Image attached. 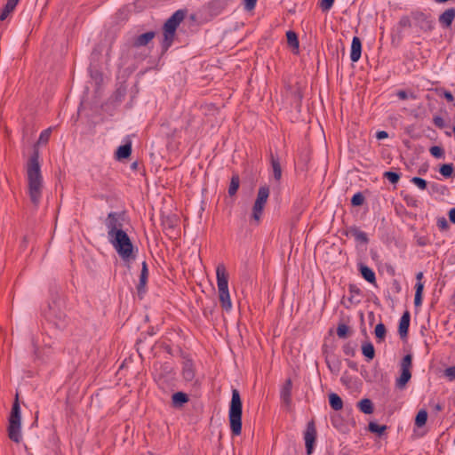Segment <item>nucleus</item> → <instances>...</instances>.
<instances>
[{
	"mask_svg": "<svg viewBox=\"0 0 455 455\" xmlns=\"http://www.w3.org/2000/svg\"><path fill=\"white\" fill-rule=\"evenodd\" d=\"M362 353L367 358L368 361H371L375 356V349L371 342H366L362 346Z\"/></svg>",
	"mask_w": 455,
	"mask_h": 455,
	"instance_id": "obj_32",
	"label": "nucleus"
},
{
	"mask_svg": "<svg viewBox=\"0 0 455 455\" xmlns=\"http://www.w3.org/2000/svg\"><path fill=\"white\" fill-rule=\"evenodd\" d=\"M291 388L292 382L290 379H286L280 392L281 400L286 406H290L291 403Z\"/></svg>",
	"mask_w": 455,
	"mask_h": 455,
	"instance_id": "obj_18",
	"label": "nucleus"
},
{
	"mask_svg": "<svg viewBox=\"0 0 455 455\" xmlns=\"http://www.w3.org/2000/svg\"><path fill=\"white\" fill-rule=\"evenodd\" d=\"M427 420V411L424 409H421L418 411V413L415 417L414 424L418 427H422L423 426L426 425Z\"/></svg>",
	"mask_w": 455,
	"mask_h": 455,
	"instance_id": "obj_36",
	"label": "nucleus"
},
{
	"mask_svg": "<svg viewBox=\"0 0 455 455\" xmlns=\"http://www.w3.org/2000/svg\"><path fill=\"white\" fill-rule=\"evenodd\" d=\"M243 403L237 389L232 390V397L228 410V419L233 435H239L242 432Z\"/></svg>",
	"mask_w": 455,
	"mask_h": 455,
	"instance_id": "obj_4",
	"label": "nucleus"
},
{
	"mask_svg": "<svg viewBox=\"0 0 455 455\" xmlns=\"http://www.w3.org/2000/svg\"><path fill=\"white\" fill-rule=\"evenodd\" d=\"M217 285L219 291L228 290V275L224 265H219L216 269Z\"/></svg>",
	"mask_w": 455,
	"mask_h": 455,
	"instance_id": "obj_15",
	"label": "nucleus"
},
{
	"mask_svg": "<svg viewBox=\"0 0 455 455\" xmlns=\"http://www.w3.org/2000/svg\"><path fill=\"white\" fill-rule=\"evenodd\" d=\"M455 18V8H449L445 10L440 16H439V23L443 28H450L452 24V21Z\"/></svg>",
	"mask_w": 455,
	"mask_h": 455,
	"instance_id": "obj_19",
	"label": "nucleus"
},
{
	"mask_svg": "<svg viewBox=\"0 0 455 455\" xmlns=\"http://www.w3.org/2000/svg\"><path fill=\"white\" fill-rule=\"evenodd\" d=\"M411 378L410 370L401 369L400 377L396 379L395 386L399 389H403Z\"/></svg>",
	"mask_w": 455,
	"mask_h": 455,
	"instance_id": "obj_26",
	"label": "nucleus"
},
{
	"mask_svg": "<svg viewBox=\"0 0 455 455\" xmlns=\"http://www.w3.org/2000/svg\"><path fill=\"white\" fill-rule=\"evenodd\" d=\"M378 140H383L388 137V134L385 131H379L376 134Z\"/></svg>",
	"mask_w": 455,
	"mask_h": 455,
	"instance_id": "obj_60",
	"label": "nucleus"
},
{
	"mask_svg": "<svg viewBox=\"0 0 455 455\" xmlns=\"http://www.w3.org/2000/svg\"><path fill=\"white\" fill-rule=\"evenodd\" d=\"M334 1L335 0H320L319 6L323 12L329 11L332 7Z\"/></svg>",
	"mask_w": 455,
	"mask_h": 455,
	"instance_id": "obj_49",
	"label": "nucleus"
},
{
	"mask_svg": "<svg viewBox=\"0 0 455 455\" xmlns=\"http://www.w3.org/2000/svg\"><path fill=\"white\" fill-rule=\"evenodd\" d=\"M342 349H343V352L345 355H350V356L355 355V347L352 346L350 343L345 344L343 346Z\"/></svg>",
	"mask_w": 455,
	"mask_h": 455,
	"instance_id": "obj_51",
	"label": "nucleus"
},
{
	"mask_svg": "<svg viewBox=\"0 0 455 455\" xmlns=\"http://www.w3.org/2000/svg\"><path fill=\"white\" fill-rule=\"evenodd\" d=\"M444 372L451 380L455 379V366L448 367Z\"/></svg>",
	"mask_w": 455,
	"mask_h": 455,
	"instance_id": "obj_54",
	"label": "nucleus"
},
{
	"mask_svg": "<svg viewBox=\"0 0 455 455\" xmlns=\"http://www.w3.org/2000/svg\"><path fill=\"white\" fill-rule=\"evenodd\" d=\"M162 226L164 232L171 235L176 227V220L167 217L162 220Z\"/></svg>",
	"mask_w": 455,
	"mask_h": 455,
	"instance_id": "obj_33",
	"label": "nucleus"
},
{
	"mask_svg": "<svg viewBox=\"0 0 455 455\" xmlns=\"http://www.w3.org/2000/svg\"><path fill=\"white\" fill-rule=\"evenodd\" d=\"M270 190L267 185L260 186L258 190L257 197L252 206L251 219L257 223L260 220L262 212L269 197Z\"/></svg>",
	"mask_w": 455,
	"mask_h": 455,
	"instance_id": "obj_7",
	"label": "nucleus"
},
{
	"mask_svg": "<svg viewBox=\"0 0 455 455\" xmlns=\"http://www.w3.org/2000/svg\"><path fill=\"white\" fill-rule=\"evenodd\" d=\"M411 181L421 190L427 188V181L420 177H413Z\"/></svg>",
	"mask_w": 455,
	"mask_h": 455,
	"instance_id": "obj_45",
	"label": "nucleus"
},
{
	"mask_svg": "<svg viewBox=\"0 0 455 455\" xmlns=\"http://www.w3.org/2000/svg\"><path fill=\"white\" fill-rule=\"evenodd\" d=\"M323 354L325 355V363L331 372L339 375L341 370V361L335 355H329L325 346L323 348Z\"/></svg>",
	"mask_w": 455,
	"mask_h": 455,
	"instance_id": "obj_13",
	"label": "nucleus"
},
{
	"mask_svg": "<svg viewBox=\"0 0 455 455\" xmlns=\"http://www.w3.org/2000/svg\"><path fill=\"white\" fill-rule=\"evenodd\" d=\"M383 177L387 179L391 184H396L399 181L401 175L398 172L387 171L384 172Z\"/></svg>",
	"mask_w": 455,
	"mask_h": 455,
	"instance_id": "obj_41",
	"label": "nucleus"
},
{
	"mask_svg": "<svg viewBox=\"0 0 455 455\" xmlns=\"http://www.w3.org/2000/svg\"><path fill=\"white\" fill-rule=\"evenodd\" d=\"M411 27V22L409 16H403L397 24V37L400 40L402 38V29L404 28Z\"/></svg>",
	"mask_w": 455,
	"mask_h": 455,
	"instance_id": "obj_35",
	"label": "nucleus"
},
{
	"mask_svg": "<svg viewBox=\"0 0 455 455\" xmlns=\"http://www.w3.org/2000/svg\"><path fill=\"white\" fill-rule=\"evenodd\" d=\"M7 435L9 439L16 443H20L22 441L21 414L18 394L8 418Z\"/></svg>",
	"mask_w": 455,
	"mask_h": 455,
	"instance_id": "obj_6",
	"label": "nucleus"
},
{
	"mask_svg": "<svg viewBox=\"0 0 455 455\" xmlns=\"http://www.w3.org/2000/svg\"><path fill=\"white\" fill-rule=\"evenodd\" d=\"M411 17L416 24L424 31H431L434 28V21L429 15L422 12H411Z\"/></svg>",
	"mask_w": 455,
	"mask_h": 455,
	"instance_id": "obj_11",
	"label": "nucleus"
},
{
	"mask_svg": "<svg viewBox=\"0 0 455 455\" xmlns=\"http://www.w3.org/2000/svg\"><path fill=\"white\" fill-rule=\"evenodd\" d=\"M186 11H176L164 23V39L161 43L162 53H165L173 43L175 33L179 25L185 19Z\"/></svg>",
	"mask_w": 455,
	"mask_h": 455,
	"instance_id": "obj_5",
	"label": "nucleus"
},
{
	"mask_svg": "<svg viewBox=\"0 0 455 455\" xmlns=\"http://www.w3.org/2000/svg\"><path fill=\"white\" fill-rule=\"evenodd\" d=\"M374 333L377 342L380 343L384 341L387 335V328L385 324L382 323H378L375 327Z\"/></svg>",
	"mask_w": 455,
	"mask_h": 455,
	"instance_id": "obj_34",
	"label": "nucleus"
},
{
	"mask_svg": "<svg viewBox=\"0 0 455 455\" xmlns=\"http://www.w3.org/2000/svg\"><path fill=\"white\" fill-rule=\"evenodd\" d=\"M214 307H215V305H212V307H205L204 308V316H208L209 315H212L213 311H214Z\"/></svg>",
	"mask_w": 455,
	"mask_h": 455,
	"instance_id": "obj_58",
	"label": "nucleus"
},
{
	"mask_svg": "<svg viewBox=\"0 0 455 455\" xmlns=\"http://www.w3.org/2000/svg\"><path fill=\"white\" fill-rule=\"evenodd\" d=\"M347 235H351L357 242L367 244L369 243L368 235L365 232L359 229L356 226H351L347 228Z\"/></svg>",
	"mask_w": 455,
	"mask_h": 455,
	"instance_id": "obj_20",
	"label": "nucleus"
},
{
	"mask_svg": "<svg viewBox=\"0 0 455 455\" xmlns=\"http://www.w3.org/2000/svg\"><path fill=\"white\" fill-rule=\"evenodd\" d=\"M439 172L446 179L455 176V168L452 164H443L439 168Z\"/></svg>",
	"mask_w": 455,
	"mask_h": 455,
	"instance_id": "obj_31",
	"label": "nucleus"
},
{
	"mask_svg": "<svg viewBox=\"0 0 455 455\" xmlns=\"http://www.w3.org/2000/svg\"><path fill=\"white\" fill-rule=\"evenodd\" d=\"M156 36V32L154 31H148L144 34L132 37V41L130 42V48H140L142 46H147Z\"/></svg>",
	"mask_w": 455,
	"mask_h": 455,
	"instance_id": "obj_12",
	"label": "nucleus"
},
{
	"mask_svg": "<svg viewBox=\"0 0 455 455\" xmlns=\"http://www.w3.org/2000/svg\"><path fill=\"white\" fill-rule=\"evenodd\" d=\"M362 54V42L358 36H354L351 44L350 59L352 62H357Z\"/></svg>",
	"mask_w": 455,
	"mask_h": 455,
	"instance_id": "obj_17",
	"label": "nucleus"
},
{
	"mask_svg": "<svg viewBox=\"0 0 455 455\" xmlns=\"http://www.w3.org/2000/svg\"><path fill=\"white\" fill-rule=\"evenodd\" d=\"M392 289L395 293H399L401 291V284L397 280H393L392 282Z\"/></svg>",
	"mask_w": 455,
	"mask_h": 455,
	"instance_id": "obj_56",
	"label": "nucleus"
},
{
	"mask_svg": "<svg viewBox=\"0 0 455 455\" xmlns=\"http://www.w3.org/2000/svg\"><path fill=\"white\" fill-rule=\"evenodd\" d=\"M348 291L350 293V297L348 298V300L350 301V303L360 302V300L355 301L354 299H355V295H361V293H362L361 289L356 284L351 283L348 286Z\"/></svg>",
	"mask_w": 455,
	"mask_h": 455,
	"instance_id": "obj_40",
	"label": "nucleus"
},
{
	"mask_svg": "<svg viewBox=\"0 0 455 455\" xmlns=\"http://www.w3.org/2000/svg\"><path fill=\"white\" fill-rule=\"evenodd\" d=\"M365 201L364 196L361 192L355 193L351 198L352 206H361Z\"/></svg>",
	"mask_w": 455,
	"mask_h": 455,
	"instance_id": "obj_43",
	"label": "nucleus"
},
{
	"mask_svg": "<svg viewBox=\"0 0 455 455\" xmlns=\"http://www.w3.org/2000/svg\"><path fill=\"white\" fill-rule=\"evenodd\" d=\"M443 406L441 403H436V404H435V410L436 411H442V410H443Z\"/></svg>",
	"mask_w": 455,
	"mask_h": 455,
	"instance_id": "obj_64",
	"label": "nucleus"
},
{
	"mask_svg": "<svg viewBox=\"0 0 455 455\" xmlns=\"http://www.w3.org/2000/svg\"><path fill=\"white\" fill-rule=\"evenodd\" d=\"M52 129L48 128L43 131L39 136L37 144H46L50 139Z\"/></svg>",
	"mask_w": 455,
	"mask_h": 455,
	"instance_id": "obj_47",
	"label": "nucleus"
},
{
	"mask_svg": "<svg viewBox=\"0 0 455 455\" xmlns=\"http://www.w3.org/2000/svg\"><path fill=\"white\" fill-rule=\"evenodd\" d=\"M429 152L435 158H443L444 156V150L440 146L431 147Z\"/></svg>",
	"mask_w": 455,
	"mask_h": 455,
	"instance_id": "obj_44",
	"label": "nucleus"
},
{
	"mask_svg": "<svg viewBox=\"0 0 455 455\" xmlns=\"http://www.w3.org/2000/svg\"><path fill=\"white\" fill-rule=\"evenodd\" d=\"M423 290H424V283L422 282H417L415 284V296H414L415 307H419L422 304Z\"/></svg>",
	"mask_w": 455,
	"mask_h": 455,
	"instance_id": "obj_30",
	"label": "nucleus"
},
{
	"mask_svg": "<svg viewBox=\"0 0 455 455\" xmlns=\"http://www.w3.org/2000/svg\"><path fill=\"white\" fill-rule=\"evenodd\" d=\"M357 408L364 414H371L374 411V404L369 398H363L357 403Z\"/></svg>",
	"mask_w": 455,
	"mask_h": 455,
	"instance_id": "obj_23",
	"label": "nucleus"
},
{
	"mask_svg": "<svg viewBox=\"0 0 455 455\" xmlns=\"http://www.w3.org/2000/svg\"><path fill=\"white\" fill-rule=\"evenodd\" d=\"M404 201L406 202L407 205H409V206H413V207L418 206L417 200L411 196H405Z\"/></svg>",
	"mask_w": 455,
	"mask_h": 455,
	"instance_id": "obj_53",
	"label": "nucleus"
},
{
	"mask_svg": "<svg viewBox=\"0 0 455 455\" xmlns=\"http://www.w3.org/2000/svg\"><path fill=\"white\" fill-rule=\"evenodd\" d=\"M108 240L124 261L130 263L135 259L136 253L133 244L125 231L108 237Z\"/></svg>",
	"mask_w": 455,
	"mask_h": 455,
	"instance_id": "obj_3",
	"label": "nucleus"
},
{
	"mask_svg": "<svg viewBox=\"0 0 455 455\" xmlns=\"http://www.w3.org/2000/svg\"><path fill=\"white\" fill-rule=\"evenodd\" d=\"M64 301L58 296L52 299L44 310L45 320L55 329L63 331L68 323V316L63 309Z\"/></svg>",
	"mask_w": 455,
	"mask_h": 455,
	"instance_id": "obj_2",
	"label": "nucleus"
},
{
	"mask_svg": "<svg viewBox=\"0 0 455 455\" xmlns=\"http://www.w3.org/2000/svg\"><path fill=\"white\" fill-rule=\"evenodd\" d=\"M433 124L440 129H443L445 126V122L440 116H435L433 117Z\"/></svg>",
	"mask_w": 455,
	"mask_h": 455,
	"instance_id": "obj_52",
	"label": "nucleus"
},
{
	"mask_svg": "<svg viewBox=\"0 0 455 455\" xmlns=\"http://www.w3.org/2000/svg\"><path fill=\"white\" fill-rule=\"evenodd\" d=\"M443 97L448 102H453L455 99L453 94L449 91L443 92Z\"/></svg>",
	"mask_w": 455,
	"mask_h": 455,
	"instance_id": "obj_57",
	"label": "nucleus"
},
{
	"mask_svg": "<svg viewBox=\"0 0 455 455\" xmlns=\"http://www.w3.org/2000/svg\"><path fill=\"white\" fill-rule=\"evenodd\" d=\"M219 299L221 307L226 311H229L232 307V303L228 290L219 291Z\"/></svg>",
	"mask_w": 455,
	"mask_h": 455,
	"instance_id": "obj_27",
	"label": "nucleus"
},
{
	"mask_svg": "<svg viewBox=\"0 0 455 455\" xmlns=\"http://www.w3.org/2000/svg\"><path fill=\"white\" fill-rule=\"evenodd\" d=\"M330 406L334 411H339L343 408V401L341 397L336 393H331L328 395Z\"/></svg>",
	"mask_w": 455,
	"mask_h": 455,
	"instance_id": "obj_29",
	"label": "nucleus"
},
{
	"mask_svg": "<svg viewBox=\"0 0 455 455\" xmlns=\"http://www.w3.org/2000/svg\"><path fill=\"white\" fill-rule=\"evenodd\" d=\"M188 401V395L184 392H176L172 395V404L176 408L182 407Z\"/></svg>",
	"mask_w": 455,
	"mask_h": 455,
	"instance_id": "obj_22",
	"label": "nucleus"
},
{
	"mask_svg": "<svg viewBox=\"0 0 455 455\" xmlns=\"http://www.w3.org/2000/svg\"><path fill=\"white\" fill-rule=\"evenodd\" d=\"M132 154V145L131 143H126L121 145L117 148L116 151V158L117 160L127 159Z\"/></svg>",
	"mask_w": 455,
	"mask_h": 455,
	"instance_id": "obj_24",
	"label": "nucleus"
},
{
	"mask_svg": "<svg viewBox=\"0 0 455 455\" xmlns=\"http://www.w3.org/2000/svg\"><path fill=\"white\" fill-rule=\"evenodd\" d=\"M270 163L273 169V174L275 180L279 181L282 178V168L279 158L270 153Z\"/></svg>",
	"mask_w": 455,
	"mask_h": 455,
	"instance_id": "obj_25",
	"label": "nucleus"
},
{
	"mask_svg": "<svg viewBox=\"0 0 455 455\" xmlns=\"http://www.w3.org/2000/svg\"><path fill=\"white\" fill-rule=\"evenodd\" d=\"M286 38H287V43L291 47H293L296 49L299 48V43L298 36L294 31H291V30L288 31L286 33Z\"/></svg>",
	"mask_w": 455,
	"mask_h": 455,
	"instance_id": "obj_39",
	"label": "nucleus"
},
{
	"mask_svg": "<svg viewBox=\"0 0 455 455\" xmlns=\"http://www.w3.org/2000/svg\"><path fill=\"white\" fill-rule=\"evenodd\" d=\"M412 366V356L411 355H406L403 357L401 362V369L410 370Z\"/></svg>",
	"mask_w": 455,
	"mask_h": 455,
	"instance_id": "obj_46",
	"label": "nucleus"
},
{
	"mask_svg": "<svg viewBox=\"0 0 455 455\" xmlns=\"http://www.w3.org/2000/svg\"><path fill=\"white\" fill-rule=\"evenodd\" d=\"M445 189V187L438 184V183H431L430 184V193L432 194H435V193H440V194H443V190Z\"/></svg>",
	"mask_w": 455,
	"mask_h": 455,
	"instance_id": "obj_50",
	"label": "nucleus"
},
{
	"mask_svg": "<svg viewBox=\"0 0 455 455\" xmlns=\"http://www.w3.org/2000/svg\"><path fill=\"white\" fill-rule=\"evenodd\" d=\"M396 95L398 96V98H399L400 100H404L408 99V94H407V92H406L405 91H403V90H400V91H398V92H397V93H396Z\"/></svg>",
	"mask_w": 455,
	"mask_h": 455,
	"instance_id": "obj_59",
	"label": "nucleus"
},
{
	"mask_svg": "<svg viewBox=\"0 0 455 455\" xmlns=\"http://www.w3.org/2000/svg\"><path fill=\"white\" fill-rule=\"evenodd\" d=\"M20 0H7L5 5L4 6L1 14L0 20H4L9 14L15 9Z\"/></svg>",
	"mask_w": 455,
	"mask_h": 455,
	"instance_id": "obj_28",
	"label": "nucleus"
},
{
	"mask_svg": "<svg viewBox=\"0 0 455 455\" xmlns=\"http://www.w3.org/2000/svg\"><path fill=\"white\" fill-rule=\"evenodd\" d=\"M39 158V150L36 145H35L26 166L28 192L30 201L35 207H38L41 202L44 187Z\"/></svg>",
	"mask_w": 455,
	"mask_h": 455,
	"instance_id": "obj_1",
	"label": "nucleus"
},
{
	"mask_svg": "<svg viewBox=\"0 0 455 455\" xmlns=\"http://www.w3.org/2000/svg\"><path fill=\"white\" fill-rule=\"evenodd\" d=\"M124 213L111 212L108 214L105 224L108 228V237L113 236L119 232H124Z\"/></svg>",
	"mask_w": 455,
	"mask_h": 455,
	"instance_id": "obj_8",
	"label": "nucleus"
},
{
	"mask_svg": "<svg viewBox=\"0 0 455 455\" xmlns=\"http://www.w3.org/2000/svg\"><path fill=\"white\" fill-rule=\"evenodd\" d=\"M244 1V7L248 11H251L255 8L257 0H243Z\"/></svg>",
	"mask_w": 455,
	"mask_h": 455,
	"instance_id": "obj_55",
	"label": "nucleus"
},
{
	"mask_svg": "<svg viewBox=\"0 0 455 455\" xmlns=\"http://www.w3.org/2000/svg\"><path fill=\"white\" fill-rule=\"evenodd\" d=\"M148 264H147L146 261H143L142 262L140 275V281H139V283L137 285L138 296L140 299L143 298V296L145 295V293L147 291L146 285H147V283H148Z\"/></svg>",
	"mask_w": 455,
	"mask_h": 455,
	"instance_id": "obj_14",
	"label": "nucleus"
},
{
	"mask_svg": "<svg viewBox=\"0 0 455 455\" xmlns=\"http://www.w3.org/2000/svg\"><path fill=\"white\" fill-rule=\"evenodd\" d=\"M359 271L364 280H366L371 284H376V275L374 271L371 267L363 263H360Z\"/></svg>",
	"mask_w": 455,
	"mask_h": 455,
	"instance_id": "obj_21",
	"label": "nucleus"
},
{
	"mask_svg": "<svg viewBox=\"0 0 455 455\" xmlns=\"http://www.w3.org/2000/svg\"><path fill=\"white\" fill-rule=\"evenodd\" d=\"M240 186V179L237 174L233 175L228 187V195L233 196L236 194Z\"/></svg>",
	"mask_w": 455,
	"mask_h": 455,
	"instance_id": "obj_38",
	"label": "nucleus"
},
{
	"mask_svg": "<svg viewBox=\"0 0 455 455\" xmlns=\"http://www.w3.org/2000/svg\"><path fill=\"white\" fill-rule=\"evenodd\" d=\"M410 320H411V315L409 311H405L400 321H399V326H398V333L401 337V339H404L408 336L409 327H410Z\"/></svg>",
	"mask_w": 455,
	"mask_h": 455,
	"instance_id": "obj_16",
	"label": "nucleus"
},
{
	"mask_svg": "<svg viewBox=\"0 0 455 455\" xmlns=\"http://www.w3.org/2000/svg\"><path fill=\"white\" fill-rule=\"evenodd\" d=\"M436 224L441 231H447L450 228L449 222L444 217L438 218Z\"/></svg>",
	"mask_w": 455,
	"mask_h": 455,
	"instance_id": "obj_48",
	"label": "nucleus"
},
{
	"mask_svg": "<svg viewBox=\"0 0 455 455\" xmlns=\"http://www.w3.org/2000/svg\"><path fill=\"white\" fill-rule=\"evenodd\" d=\"M347 365L349 368L356 370V363L355 362L347 360Z\"/></svg>",
	"mask_w": 455,
	"mask_h": 455,
	"instance_id": "obj_63",
	"label": "nucleus"
},
{
	"mask_svg": "<svg viewBox=\"0 0 455 455\" xmlns=\"http://www.w3.org/2000/svg\"><path fill=\"white\" fill-rule=\"evenodd\" d=\"M181 375L186 382H190L192 384L193 387L196 389L200 387L201 381L198 379H196V367L192 359H184L182 363Z\"/></svg>",
	"mask_w": 455,
	"mask_h": 455,
	"instance_id": "obj_9",
	"label": "nucleus"
},
{
	"mask_svg": "<svg viewBox=\"0 0 455 455\" xmlns=\"http://www.w3.org/2000/svg\"><path fill=\"white\" fill-rule=\"evenodd\" d=\"M350 329L345 323H339L337 327V335L340 339H346L349 334Z\"/></svg>",
	"mask_w": 455,
	"mask_h": 455,
	"instance_id": "obj_42",
	"label": "nucleus"
},
{
	"mask_svg": "<svg viewBox=\"0 0 455 455\" xmlns=\"http://www.w3.org/2000/svg\"><path fill=\"white\" fill-rule=\"evenodd\" d=\"M387 428V427L386 425H379L373 421H371L368 424V430L371 433L377 434L379 436H381L385 433Z\"/></svg>",
	"mask_w": 455,
	"mask_h": 455,
	"instance_id": "obj_37",
	"label": "nucleus"
},
{
	"mask_svg": "<svg viewBox=\"0 0 455 455\" xmlns=\"http://www.w3.org/2000/svg\"><path fill=\"white\" fill-rule=\"evenodd\" d=\"M449 219L451 223L455 224V208L449 211Z\"/></svg>",
	"mask_w": 455,
	"mask_h": 455,
	"instance_id": "obj_62",
	"label": "nucleus"
},
{
	"mask_svg": "<svg viewBox=\"0 0 455 455\" xmlns=\"http://www.w3.org/2000/svg\"><path fill=\"white\" fill-rule=\"evenodd\" d=\"M305 445L307 454L310 455L313 452L314 445L316 439V429L315 427V423L310 421L307 425V428L304 434Z\"/></svg>",
	"mask_w": 455,
	"mask_h": 455,
	"instance_id": "obj_10",
	"label": "nucleus"
},
{
	"mask_svg": "<svg viewBox=\"0 0 455 455\" xmlns=\"http://www.w3.org/2000/svg\"><path fill=\"white\" fill-rule=\"evenodd\" d=\"M417 244L419 246H426L427 244V240L426 237L421 236L417 239Z\"/></svg>",
	"mask_w": 455,
	"mask_h": 455,
	"instance_id": "obj_61",
	"label": "nucleus"
}]
</instances>
